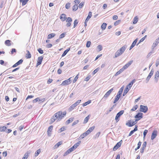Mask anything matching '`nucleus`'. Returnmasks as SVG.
<instances>
[{
	"label": "nucleus",
	"mask_w": 159,
	"mask_h": 159,
	"mask_svg": "<svg viewBox=\"0 0 159 159\" xmlns=\"http://www.w3.org/2000/svg\"><path fill=\"white\" fill-rule=\"evenodd\" d=\"M66 20V22H71L72 20V18L70 17H68Z\"/></svg>",
	"instance_id": "49530a36"
},
{
	"label": "nucleus",
	"mask_w": 159,
	"mask_h": 159,
	"mask_svg": "<svg viewBox=\"0 0 159 159\" xmlns=\"http://www.w3.org/2000/svg\"><path fill=\"white\" fill-rule=\"evenodd\" d=\"M92 16V12H89V15L87 17L85 20L86 22H87L91 18Z\"/></svg>",
	"instance_id": "412c9836"
},
{
	"label": "nucleus",
	"mask_w": 159,
	"mask_h": 159,
	"mask_svg": "<svg viewBox=\"0 0 159 159\" xmlns=\"http://www.w3.org/2000/svg\"><path fill=\"white\" fill-rule=\"evenodd\" d=\"M159 65V59H158L157 60L156 62V66H157Z\"/></svg>",
	"instance_id": "338daca9"
},
{
	"label": "nucleus",
	"mask_w": 159,
	"mask_h": 159,
	"mask_svg": "<svg viewBox=\"0 0 159 159\" xmlns=\"http://www.w3.org/2000/svg\"><path fill=\"white\" fill-rule=\"evenodd\" d=\"M122 141V140L120 141L119 142L117 143V144L114 147L113 150L114 151L116 150L119 147H120L121 145Z\"/></svg>",
	"instance_id": "0eeeda50"
},
{
	"label": "nucleus",
	"mask_w": 159,
	"mask_h": 159,
	"mask_svg": "<svg viewBox=\"0 0 159 159\" xmlns=\"http://www.w3.org/2000/svg\"><path fill=\"white\" fill-rule=\"evenodd\" d=\"M43 59V57L42 56H40L38 58L36 64L37 66L41 64Z\"/></svg>",
	"instance_id": "9b49d317"
},
{
	"label": "nucleus",
	"mask_w": 159,
	"mask_h": 159,
	"mask_svg": "<svg viewBox=\"0 0 159 159\" xmlns=\"http://www.w3.org/2000/svg\"><path fill=\"white\" fill-rule=\"evenodd\" d=\"M159 77V70H158L155 74L154 79L156 82H157L158 80V78Z\"/></svg>",
	"instance_id": "4468645a"
},
{
	"label": "nucleus",
	"mask_w": 159,
	"mask_h": 159,
	"mask_svg": "<svg viewBox=\"0 0 159 159\" xmlns=\"http://www.w3.org/2000/svg\"><path fill=\"white\" fill-rule=\"evenodd\" d=\"M129 89L128 88V87H126L124 91L123 92V96H124L129 91Z\"/></svg>",
	"instance_id": "aec40b11"
},
{
	"label": "nucleus",
	"mask_w": 159,
	"mask_h": 159,
	"mask_svg": "<svg viewBox=\"0 0 159 159\" xmlns=\"http://www.w3.org/2000/svg\"><path fill=\"white\" fill-rule=\"evenodd\" d=\"M124 71V70L122 68L116 73L115 75L117 76L119 75Z\"/></svg>",
	"instance_id": "cd10ccee"
},
{
	"label": "nucleus",
	"mask_w": 159,
	"mask_h": 159,
	"mask_svg": "<svg viewBox=\"0 0 159 159\" xmlns=\"http://www.w3.org/2000/svg\"><path fill=\"white\" fill-rule=\"evenodd\" d=\"M70 50V48H69V49H67L66 50H65L64 52H63V53L62 54L61 57H63L65 56L66 54L67 53V52L69 51Z\"/></svg>",
	"instance_id": "7c9ffc66"
},
{
	"label": "nucleus",
	"mask_w": 159,
	"mask_h": 159,
	"mask_svg": "<svg viewBox=\"0 0 159 159\" xmlns=\"http://www.w3.org/2000/svg\"><path fill=\"white\" fill-rule=\"evenodd\" d=\"M132 125V122L130 120H129L128 123H126V125H128L129 127L130 125Z\"/></svg>",
	"instance_id": "e2e57ef3"
},
{
	"label": "nucleus",
	"mask_w": 159,
	"mask_h": 159,
	"mask_svg": "<svg viewBox=\"0 0 159 159\" xmlns=\"http://www.w3.org/2000/svg\"><path fill=\"white\" fill-rule=\"evenodd\" d=\"M78 75L79 74H78L74 78V80L73 81V83H75L76 81L77 80L78 78Z\"/></svg>",
	"instance_id": "8fccbe9b"
},
{
	"label": "nucleus",
	"mask_w": 159,
	"mask_h": 159,
	"mask_svg": "<svg viewBox=\"0 0 159 159\" xmlns=\"http://www.w3.org/2000/svg\"><path fill=\"white\" fill-rule=\"evenodd\" d=\"M11 42V41L10 40H7L5 41V43L6 45L9 46L11 45V44L10 43Z\"/></svg>",
	"instance_id": "4be33fe9"
},
{
	"label": "nucleus",
	"mask_w": 159,
	"mask_h": 159,
	"mask_svg": "<svg viewBox=\"0 0 159 159\" xmlns=\"http://www.w3.org/2000/svg\"><path fill=\"white\" fill-rule=\"evenodd\" d=\"M138 21V17L137 16H136L135 17L133 20V23L134 24H136Z\"/></svg>",
	"instance_id": "393cba45"
},
{
	"label": "nucleus",
	"mask_w": 159,
	"mask_h": 159,
	"mask_svg": "<svg viewBox=\"0 0 159 159\" xmlns=\"http://www.w3.org/2000/svg\"><path fill=\"white\" fill-rule=\"evenodd\" d=\"M90 102H91V101L90 100L88 101L87 102H85L84 103H83V106L84 107L85 106L89 104Z\"/></svg>",
	"instance_id": "37998d69"
},
{
	"label": "nucleus",
	"mask_w": 159,
	"mask_h": 159,
	"mask_svg": "<svg viewBox=\"0 0 159 159\" xmlns=\"http://www.w3.org/2000/svg\"><path fill=\"white\" fill-rule=\"evenodd\" d=\"M70 7V3H66V8L67 9H68Z\"/></svg>",
	"instance_id": "603ef678"
},
{
	"label": "nucleus",
	"mask_w": 159,
	"mask_h": 159,
	"mask_svg": "<svg viewBox=\"0 0 159 159\" xmlns=\"http://www.w3.org/2000/svg\"><path fill=\"white\" fill-rule=\"evenodd\" d=\"M78 9V6L77 5H75L72 7V10L73 11H76Z\"/></svg>",
	"instance_id": "c9c22d12"
},
{
	"label": "nucleus",
	"mask_w": 159,
	"mask_h": 159,
	"mask_svg": "<svg viewBox=\"0 0 159 159\" xmlns=\"http://www.w3.org/2000/svg\"><path fill=\"white\" fill-rule=\"evenodd\" d=\"M60 17V19H61V20L63 21H65L66 19V15L64 14H62Z\"/></svg>",
	"instance_id": "a211bd4d"
},
{
	"label": "nucleus",
	"mask_w": 159,
	"mask_h": 159,
	"mask_svg": "<svg viewBox=\"0 0 159 159\" xmlns=\"http://www.w3.org/2000/svg\"><path fill=\"white\" fill-rule=\"evenodd\" d=\"M23 61V60L22 59H20V60H19L18 62H17L16 63H17V64L18 65H19L20 64H22Z\"/></svg>",
	"instance_id": "bf43d9fd"
},
{
	"label": "nucleus",
	"mask_w": 159,
	"mask_h": 159,
	"mask_svg": "<svg viewBox=\"0 0 159 159\" xmlns=\"http://www.w3.org/2000/svg\"><path fill=\"white\" fill-rule=\"evenodd\" d=\"M124 113V111L121 110L117 114L115 118V120H116V122H118L119 120V119L120 116Z\"/></svg>",
	"instance_id": "7ed1b4c3"
},
{
	"label": "nucleus",
	"mask_w": 159,
	"mask_h": 159,
	"mask_svg": "<svg viewBox=\"0 0 159 159\" xmlns=\"http://www.w3.org/2000/svg\"><path fill=\"white\" fill-rule=\"evenodd\" d=\"M107 24L106 23H103L102 24V25L101 26V28L103 30L105 29L106 26H107Z\"/></svg>",
	"instance_id": "bb28decb"
},
{
	"label": "nucleus",
	"mask_w": 159,
	"mask_h": 159,
	"mask_svg": "<svg viewBox=\"0 0 159 159\" xmlns=\"http://www.w3.org/2000/svg\"><path fill=\"white\" fill-rule=\"evenodd\" d=\"M133 61L131 60L129 61L128 63L125 64L122 68L124 70L128 68L133 63Z\"/></svg>",
	"instance_id": "9d476101"
},
{
	"label": "nucleus",
	"mask_w": 159,
	"mask_h": 159,
	"mask_svg": "<svg viewBox=\"0 0 159 159\" xmlns=\"http://www.w3.org/2000/svg\"><path fill=\"white\" fill-rule=\"evenodd\" d=\"M157 135V133L156 132L154 131L152 134L151 139L152 140L154 139Z\"/></svg>",
	"instance_id": "6ab92c4d"
},
{
	"label": "nucleus",
	"mask_w": 159,
	"mask_h": 159,
	"mask_svg": "<svg viewBox=\"0 0 159 159\" xmlns=\"http://www.w3.org/2000/svg\"><path fill=\"white\" fill-rule=\"evenodd\" d=\"M100 134V132H98L97 134L95 135V138H98Z\"/></svg>",
	"instance_id": "0e129e2a"
},
{
	"label": "nucleus",
	"mask_w": 159,
	"mask_h": 159,
	"mask_svg": "<svg viewBox=\"0 0 159 159\" xmlns=\"http://www.w3.org/2000/svg\"><path fill=\"white\" fill-rule=\"evenodd\" d=\"M148 110V108L146 106H143L141 105L140 106V111L143 112L144 113H146L147 112Z\"/></svg>",
	"instance_id": "20e7f679"
},
{
	"label": "nucleus",
	"mask_w": 159,
	"mask_h": 159,
	"mask_svg": "<svg viewBox=\"0 0 159 159\" xmlns=\"http://www.w3.org/2000/svg\"><path fill=\"white\" fill-rule=\"evenodd\" d=\"M141 144V142L140 141L139 142L138 144V146H137V148H135V151L137 150L138 149H139L140 148V147Z\"/></svg>",
	"instance_id": "e433bc0d"
},
{
	"label": "nucleus",
	"mask_w": 159,
	"mask_h": 159,
	"mask_svg": "<svg viewBox=\"0 0 159 159\" xmlns=\"http://www.w3.org/2000/svg\"><path fill=\"white\" fill-rule=\"evenodd\" d=\"M143 113H138L135 116V118L136 119H139V120L143 117Z\"/></svg>",
	"instance_id": "2eb2a0df"
},
{
	"label": "nucleus",
	"mask_w": 159,
	"mask_h": 159,
	"mask_svg": "<svg viewBox=\"0 0 159 159\" xmlns=\"http://www.w3.org/2000/svg\"><path fill=\"white\" fill-rule=\"evenodd\" d=\"M7 129V127L6 126L1 127L0 126V131L2 132L4 131Z\"/></svg>",
	"instance_id": "72a5a7b5"
},
{
	"label": "nucleus",
	"mask_w": 159,
	"mask_h": 159,
	"mask_svg": "<svg viewBox=\"0 0 159 159\" xmlns=\"http://www.w3.org/2000/svg\"><path fill=\"white\" fill-rule=\"evenodd\" d=\"M16 52V50L15 48H12L11 51V54H12L14 52Z\"/></svg>",
	"instance_id": "69168bd1"
},
{
	"label": "nucleus",
	"mask_w": 159,
	"mask_h": 159,
	"mask_svg": "<svg viewBox=\"0 0 159 159\" xmlns=\"http://www.w3.org/2000/svg\"><path fill=\"white\" fill-rule=\"evenodd\" d=\"M62 143L61 142H58L56 145H55V148H57Z\"/></svg>",
	"instance_id": "09e8293b"
},
{
	"label": "nucleus",
	"mask_w": 159,
	"mask_h": 159,
	"mask_svg": "<svg viewBox=\"0 0 159 159\" xmlns=\"http://www.w3.org/2000/svg\"><path fill=\"white\" fill-rule=\"evenodd\" d=\"M78 23V21L77 19L75 20L74 21V28H75L77 24Z\"/></svg>",
	"instance_id": "a19ab883"
},
{
	"label": "nucleus",
	"mask_w": 159,
	"mask_h": 159,
	"mask_svg": "<svg viewBox=\"0 0 159 159\" xmlns=\"http://www.w3.org/2000/svg\"><path fill=\"white\" fill-rule=\"evenodd\" d=\"M84 2H82L79 4V7L80 8H81L84 6Z\"/></svg>",
	"instance_id": "5fc2aeb1"
},
{
	"label": "nucleus",
	"mask_w": 159,
	"mask_h": 159,
	"mask_svg": "<svg viewBox=\"0 0 159 159\" xmlns=\"http://www.w3.org/2000/svg\"><path fill=\"white\" fill-rule=\"evenodd\" d=\"M71 83L70 78L63 81L61 84V85L62 86H65L68 85Z\"/></svg>",
	"instance_id": "423d86ee"
},
{
	"label": "nucleus",
	"mask_w": 159,
	"mask_h": 159,
	"mask_svg": "<svg viewBox=\"0 0 159 159\" xmlns=\"http://www.w3.org/2000/svg\"><path fill=\"white\" fill-rule=\"evenodd\" d=\"M79 121L78 120H75V121H74L73 122V123L72 124V126H74V125H76V124H77L78 123Z\"/></svg>",
	"instance_id": "052dcab7"
},
{
	"label": "nucleus",
	"mask_w": 159,
	"mask_h": 159,
	"mask_svg": "<svg viewBox=\"0 0 159 159\" xmlns=\"http://www.w3.org/2000/svg\"><path fill=\"white\" fill-rule=\"evenodd\" d=\"M66 114V112L64 111L62 112L61 111H60L55 113L53 116L52 117L51 119V122L50 124L52 123L55 120H57V121H60L64 116Z\"/></svg>",
	"instance_id": "f257e3e1"
},
{
	"label": "nucleus",
	"mask_w": 159,
	"mask_h": 159,
	"mask_svg": "<svg viewBox=\"0 0 159 159\" xmlns=\"http://www.w3.org/2000/svg\"><path fill=\"white\" fill-rule=\"evenodd\" d=\"M120 21V20L116 21V22H115L114 23V25L115 26H116V25H118L119 24Z\"/></svg>",
	"instance_id": "6e6d98bb"
},
{
	"label": "nucleus",
	"mask_w": 159,
	"mask_h": 159,
	"mask_svg": "<svg viewBox=\"0 0 159 159\" xmlns=\"http://www.w3.org/2000/svg\"><path fill=\"white\" fill-rule=\"evenodd\" d=\"M87 134H86L85 132L82 134L79 137V139H83L84 137L87 136Z\"/></svg>",
	"instance_id": "5701e85b"
},
{
	"label": "nucleus",
	"mask_w": 159,
	"mask_h": 159,
	"mask_svg": "<svg viewBox=\"0 0 159 159\" xmlns=\"http://www.w3.org/2000/svg\"><path fill=\"white\" fill-rule=\"evenodd\" d=\"M40 101V99L39 98H35V99H34L33 100V103H35L37 102L38 101Z\"/></svg>",
	"instance_id": "680f3d73"
},
{
	"label": "nucleus",
	"mask_w": 159,
	"mask_h": 159,
	"mask_svg": "<svg viewBox=\"0 0 159 159\" xmlns=\"http://www.w3.org/2000/svg\"><path fill=\"white\" fill-rule=\"evenodd\" d=\"M28 1L29 0H24L23 1L22 3V5L24 6L27 3Z\"/></svg>",
	"instance_id": "864d4df0"
},
{
	"label": "nucleus",
	"mask_w": 159,
	"mask_h": 159,
	"mask_svg": "<svg viewBox=\"0 0 159 159\" xmlns=\"http://www.w3.org/2000/svg\"><path fill=\"white\" fill-rule=\"evenodd\" d=\"M98 49V52H100L102 50V47L101 45H98L97 47Z\"/></svg>",
	"instance_id": "4c0bfd02"
},
{
	"label": "nucleus",
	"mask_w": 159,
	"mask_h": 159,
	"mask_svg": "<svg viewBox=\"0 0 159 159\" xmlns=\"http://www.w3.org/2000/svg\"><path fill=\"white\" fill-rule=\"evenodd\" d=\"M120 97L119 96L116 95L113 102V103H115L116 102L119 100Z\"/></svg>",
	"instance_id": "473e14b6"
},
{
	"label": "nucleus",
	"mask_w": 159,
	"mask_h": 159,
	"mask_svg": "<svg viewBox=\"0 0 159 159\" xmlns=\"http://www.w3.org/2000/svg\"><path fill=\"white\" fill-rule=\"evenodd\" d=\"M90 116L89 115L86 117L84 119V121L83 122L84 124H85L88 122V120L89 119Z\"/></svg>",
	"instance_id": "b1692460"
},
{
	"label": "nucleus",
	"mask_w": 159,
	"mask_h": 159,
	"mask_svg": "<svg viewBox=\"0 0 159 159\" xmlns=\"http://www.w3.org/2000/svg\"><path fill=\"white\" fill-rule=\"evenodd\" d=\"M159 43V37L156 39L155 41L154 42L152 46V49H153L154 48L157 46L158 43Z\"/></svg>",
	"instance_id": "f8f14e48"
},
{
	"label": "nucleus",
	"mask_w": 159,
	"mask_h": 159,
	"mask_svg": "<svg viewBox=\"0 0 159 159\" xmlns=\"http://www.w3.org/2000/svg\"><path fill=\"white\" fill-rule=\"evenodd\" d=\"M153 72H154V70H153V69H152L151 70L150 73H149V75H148V76L146 78V83H147L148 82L150 78H151V76L153 74Z\"/></svg>",
	"instance_id": "1a4fd4ad"
},
{
	"label": "nucleus",
	"mask_w": 159,
	"mask_h": 159,
	"mask_svg": "<svg viewBox=\"0 0 159 159\" xmlns=\"http://www.w3.org/2000/svg\"><path fill=\"white\" fill-rule=\"evenodd\" d=\"M113 88H112L111 89H110V90L108 91L105 94V95L103 96V98H102V99H107L108 97L110 95L111 93L113 91Z\"/></svg>",
	"instance_id": "6e6552de"
},
{
	"label": "nucleus",
	"mask_w": 159,
	"mask_h": 159,
	"mask_svg": "<svg viewBox=\"0 0 159 159\" xmlns=\"http://www.w3.org/2000/svg\"><path fill=\"white\" fill-rule=\"evenodd\" d=\"M66 129V128L64 127H62L59 129V132L61 133L62 131L65 130Z\"/></svg>",
	"instance_id": "c03bdc74"
},
{
	"label": "nucleus",
	"mask_w": 159,
	"mask_h": 159,
	"mask_svg": "<svg viewBox=\"0 0 159 159\" xmlns=\"http://www.w3.org/2000/svg\"><path fill=\"white\" fill-rule=\"evenodd\" d=\"M127 47V46L125 45L118 50L115 53V57H114V58H116L121 55L125 52Z\"/></svg>",
	"instance_id": "f03ea898"
},
{
	"label": "nucleus",
	"mask_w": 159,
	"mask_h": 159,
	"mask_svg": "<svg viewBox=\"0 0 159 159\" xmlns=\"http://www.w3.org/2000/svg\"><path fill=\"white\" fill-rule=\"evenodd\" d=\"M70 152H71L70 151V150L68 149L64 153V154L63 155V156H66L69 153H70Z\"/></svg>",
	"instance_id": "79ce46f5"
},
{
	"label": "nucleus",
	"mask_w": 159,
	"mask_h": 159,
	"mask_svg": "<svg viewBox=\"0 0 159 159\" xmlns=\"http://www.w3.org/2000/svg\"><path fill=\"white\" fill-rule=\"evenodd\" d=\"M95 128V126H93L92 127L90 128L88 130H87L86 132V134L88 135Z\"/></svg>",
	"instance_id": "ddd939ff"
},
{
	"label": "nucleus",
	"mask_w": 159,
	"mask_h": 159,
	"mask_svg": "<svg viewBox=\"0 0 159 159\" xmlns=\"http://www.w3.org/2000/svg\"><path fill=\"white\" fill-rule=\"evenodd\" d=\"M26 52H27V54H26V57L28 58H30L31 57V55L30 52L28 50H27Z\"/></svg>",
	"instance_id": "2f4dec72"
},
{
	"label": "nucleus",
	"mask_w": 159,
	"mask_h": 159,
	"mask_svg": "<svg viewBox=\"0 0 159 159\" xmlns=\"http://www.w3.org/2000/svg\"><path fill=\"white\" fill-rule=\"evenodd\" d=\"M81 101V100H78L76 102L72 105L69 108V110L70 111H71L77 105H78L80 103Z\"/></svg>",
	"instance_id": "39448f33"
},
{
	"label": "nucleus",
	"mask_w": 159,
	"mask_h": 159,
	"mask_svg": "<svg viewBox=\"0 0 159 159\" xmlns=\"http://www.w3.org/2000/svg\"><path fill=\"white\" fill-rule=\"evenodd\" d=\"M139 120V119H136L134 121L132 122V125H129V127H131L135 125L137 123V121Z\"/></svg>",
	"instance_id": "f704fd0d"
},
{
	"label": "nucleus",
	"mask_w": 159,
	"mask_h": 159,
	"mask_svg": "<svg viewBox=\"0 0 159 159\" xmlns=\"http://www.w3.org/2000/svg\"><path fill=\"white\" fill-rule=\"evenodd\" d=\"M99 70V67L97 68L96 69H95L93 72V75H94L95 74H96V73H97L98 71Z\"/></svg>",
	"instance_id": "3c124183"
},
{
	"label": "nucleus",
	"mask_w": 159,
	"mask_h": 159,
	"mask_svg": "<svg viewBox=\"0 0 159 159\" xmlns=\"http://www.w3.org/2000/svg\"><path fill=\"white\" fill-rule=\"evenodd\" d=\"M53 127V126L52 125H51L48 127L47 132L48 133V135H49V136H50L51 135V132L52 131Z\"/></svg>",
	"instance_id": "dca6fc26"
},
{
	"label": "nucleus",
	"mask_w": 159,
	"mask_h": 159,
	"mask_svg": "<svg viewBox=\"0 0 159 159\" xmlns=\"http://www.w3.org/2000/svg\"><path fill=\"white\" fill-rule=\"evenodd\" d=\"M148 131L147 130H145L144 131L143 133L144 138L145 137V136L146 135V134H147V133H148Z\"/></svg>",
	"instance_id": "4d7b16f0"
},
{
	"label": "nucleus",
	"mask_w": 159,
	"mask_h": 159,
	"mask_svg": "<svg viewBox=\"0 0 159 159\" xmlns=\"http://www.w3.org/2000/svg\"><path fill=\"white\" fill-rule=\"evenodd\" d=\"M66 35V33H63L62 34H61L59 36V38L62 39Z\"/></svg>",
	"instance_id": "a18cd8bd"
},
{
	"label": "nucleus",
	"mask_w": 159,
	"mask_h": 159,
	"mask_svg": "<svg viewBox=\"0 0 159 159\" xmlns=\"http://www.w3.org/2000/svg\"><path fill=\"white\" fill-rule=\"evenodd\" d=\"M141 96L139 97L138 98L136 99L135 100L134 102L135 103H137L138 101L140 99Z\"/></svg>",
	"instance_id": "774afa93"
},
{
	"label": "nucleus",
	"mask_w": 159,
	"mask_h": 159,
	"mask_svg": "<svg viewBox=\"0 0 159 159\" xmlns=\"http://www.w3.org/2000/svg\"><path fill=\"white\" fill-rule=\"evenodd\" d=\"M138 41V39H135L133 42L132 43V44L131 46H130L129 50H131V49H132L135 45L136 44V43Z\"/></svg>",
	"instance_id": "f3484780"
},
{
	"label": "nucleus",
	"mask_w": 159,
	"mask_h": 159,
	"mask_svg": "<svg viewBox=\"0 0 159 159\" xmlns=\"http://www.w3.org/2000/svg\"><path fill=\"white\" fill-rule=\"evenodd\" d=\"M138 107V105H136L135 106H134L132 109H131V111H134L137 109Z\"/></svg>",
	"instance_id": "ea45409f"
},
{
	"label": "nucleus",
	"mask_w": 159,
	"mask_h": 159,
	"mask_svg": "<svg viewBox=\"0 0 159 159\" xmlns=\"http://www.w3.org/2000/svg\"><path fill=\"white\" fill-rule=\"evenodd\" d=\"M38 51L41 54L43 53V50H42L41 48H39L38 49Z\"/></svg>",
	"instance_id": "13d9d810"
},
{
	"label": "nucleus",
	"mask_w": 159,
	"mask_h": 159,
	"mask_svg": "<svg viewBox=\"0 0 159 159\" xmlns=\"http://www.w3.org/2000/svg\"><path fill=\"white\" fill-rule=\"evenodd\" d=\"M30 153L28 152H26L23 157L22 159H27L29 156V154Z\"/></svg>",
	"instance_id": "c756f323"
},
{
	"label": "nucleus",
	"mask_w": 159,
	"mask_h": 159,
	"mask_svg": "<svg viewBox=\"0 0 159 159\" xmlns=\"http://www.w3.org/2000/svg\"><path fill=\"white\" fill-rule=\"evenodd\" d=\"M55 35V33H52L49 34L48 36V39H50L54 37Z\"/></svg>",
	"instance_id": "c85d7f7f"
},
{
	"label": "nucleus",
	"mask_w": 159,
	"mask_h": 159,
	"mask_svg": "<svg viewBox=\"0 0 159 159\" xmlns=\"http://www.w3.org/2000/svg\"><path fill=\"white\" fill-rule=\"evenodd\" d=\"M74 118H69L66 122V125H68L70 122H72Z\"/></svg>",
	"instance_id": "a878e982"
},
{
	"label": "nucleus",
	"mask_w": 159,
	"mask_h": 159,
	"mask_svg": "<svg viewBox=\"0 0 159 159\" xmlns=\"http://www.w3.org/2000/svg\"><path fill=\"white\" fill-rule=\"evenodd\" d=\"M41 152V151L40 149L38 150L35 152V157L37 156Z\"/></svg>",
	"instance_id": "58836bf2"
},
{
	"label": "nucleus",
	"mask_w": 159,
	"mask_h": 159,
	"mask_svg": "<svg viewBox=\"0 0 159 159\" xmlns=\"http://www.w3.org/2000/svg\"><path fill=\"white\" fill-rule=\"evenodd\" d=\"M91 44V42L90 41H88L87 42L86 46L87 48H89L90 47V45Z\"/></svg>",
	"instance_id": "de8ad7c7"
}]
</instances>
